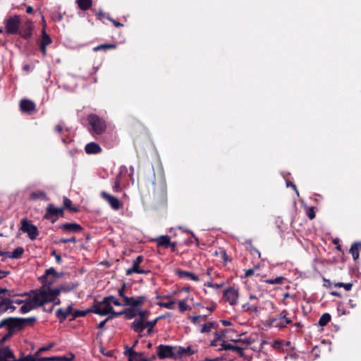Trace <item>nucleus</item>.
Segmentation results:
<instances>
[{"label": "nucleus", "instance_id": "36", "mask_svg": "<svg viewBox=\"0 0 361 361\" xmlns=\"http://www.w3.org/2000/svg\"><path fill=\"white\" fill-rule=\"evenodd\" d=\"M331 317L330 314L324 313L320 317L318 322V324L320 326H324L331 321Z\"/></svg>", "mask_w": 361, "mask_h": 361}, {"label": "nucleus", "instance_id": "10", "mask_svg": "<svg viewBox=\"0 0 361 361\" xmlns=\"http://www.w3.org/2000/svg\"><path fill=\"white\" fill-rule=\"evenodd\" d=\"M101 197L105 200L111 207V208L114 210H118L123 207V204L120 202V200L116 197L115 196L106 192H102Z\"/></svg>", "mask_w": 361, "mask_h": 361}, {"label": "nucleus", "instance_id": "46", "mask_svg": "<svg viewBox=\"0 0 361 361\" xmlns=\"http://www.w3.org/2000/svg\"><path fill=\"white\" fill-rule=\"evenodd\" d=\"M174 305H175V301L174 300H171V301H169V302H158V305L159 306L162 307H165V308L169 309V310L174 309Z\"/></svg>", "mask_w": 361, "mask_h": 361}, {"label": "nucleus", "instance_id": "6", "mask_svg": "<svg viewBox=\"0 0 361 361\" xmlns=\"http://www.w3.org/2000/svg\"><path fill=\"white\" fill-rule=\"evenodd\" d=\"M20 229L27 233L28 238L32 240H35L39 235L37 227L25 218L21 219Z\"/></svg>", "mask_w": 361, "mask_h": 361}, {"label": "nucleus", "instance_id": "60", "mask_svg": "<svg viewBox=\"0 0 361 361\" xmlns=\"http://www.w3.org/2000/svg\"><path fill=\"white\" fill-rule=\"evenodd\" d=\"M107 19L109 20L115 27H123V24L115 20L114 19L110 18V17H107Z\"/></svg>", "mask_w": 361, "mask_h": 361}, {"label": "nucleus", "instance_id": "28", "mask_svg": "<svg viewBox=\"0 0 361 361\" xmlns=\"http://www.w3.org/2000/svg\"><path fill=\"white\" fill-rule=\"evenodd\" d=\"M189 319L195 325L199 326L201 328L202 322H205L207 319V315H197V316H190Z\"/></svg>", "mask_w": 361, "mask_h": 361}, {"label": "nucleus", "instance_id": "14", "mask_svg": "<svg viewBox=\"0 0 361 361\" xmlns=\"http://www.w3.org/2000/svg\"><path fill=\"white\" fill-rule=\"evenodd\" d=\"M59 228L68 233H78L83 230L82 227L77 223H66L59 226Z\"/></svg>", "mask_w": 361, "mask_h": 361}, {"label": "nucleus", "instance_id": "33", "mask_svg": "<svg viewBox=\"0 0 361 361\" xmlns=\"http://www.w3.org/2000/svg\"><path fill=\"white\" fill-rule=\"evenodd\" d=\"M121 173L120 172L114 178V185L112 186L113 191L119 192L121 191Z\"/></svg>", "mask_w": 361, "mask_h": 361}, {"label": "nucleus", "instance_id": "48", "mask_svg": "<svg viewBox=\"0 0 361 361\" xmlns=\"http://www.w3.org/2000/svg\"><path fill=\"white\" fill-rule=\"evenodd\" d=\"M56 316L59 319L61 322H63L68 317L64 310H63L61 308L57 310Z\"/></svg>", "mask_w": 361, "mask_h": 361}, {"label": "nucleus", "instance_id": "43", "mask_svg": "<svg viewBox=\"0 0 361 361\" xmlns=\"http://www.w3.org/2000/svg\"><path fill=\"white\" fill-rule=\"evenodd\" d=\"M92 312L91 309L87 310H75L73 312V319L77 318V317H85L87 315V313Z\"/></svg>", "mask_w": 361, "mask_h": 361}, {"label": "nucleus", "instance_id": "57", "mask_svg": "<svg viewBox=\"0 0 361 361\" xmlns=\"http://www.w3.org/2000/svg\"><path fill=\"white\" fill-rule=\"evenodd\" d=\"M51 255L54 256L56 261L58 264H61L62 262V259L60 255L57 254L56 250H53L51 252Z\"/></svg>", "mask_w": 361, "mask_h": 361}, {"label": "nucleus", "instance_id": "47", "mask_svg": "<svg viewBox=\"0 0 361 361\" xmlns=\"http://www.w3.org/2000/svg\"><path fill=\"white\" fill-rule=\"evenodd\" d=\"M334 286L335 287H337V288H343L345 290L348 291V290H350L352 287H353V283H342V282H338V283H334Z\"/></svg>", "mask_w": 361, "mask_h": 361}, {"label": "nucleus", "instance_id": "49", "mask_svg": "<svg viewBox=\"0 0 361 361\" xmlns=\"http://www.w3.org/2000/svg\"><path fill=\"white\" fill-rule=\"evenodd\" d=\"M149 314H150V312L147 310H142L138 309V315H137V316H139L138 319H142V321H144L145 319H147L149 317Z\"/></svg>", "mask_w": 361, "mask_h": 361}, {"label": "nucleus", "instance_id": "56", "mask_svg": "<svg viewBox=\"0 0 361 361\" xmlns=\"http://www.w3.org/2000/svg\"><path fill=\"white\" fill-rule=\"evenodd\" d=\"M307 215L310 219H313L315 218V212L313 207H310L307 210Z\"/></svg>", "mask_w": 361, "mask_h": 361}, {"label": "nucleus", "instance_id": "11", "mask_svg": "<svg viewBox=\"0 0 361 361\" xmlns=\"http://www.w3.org/2000/svg\"><path fill=\"white\" fill-rule=\"evenodd\" d=\"M223 297L231 305H235L238 302L239 293L235 288L230 287L224 291Z\"/></svg>", "mask_w": 361, "mask_h": 361}, {"label": "nucleus", "instance_id": "37", "mask_svg": "<svg viewBox=\"0 0 361 361\" xmlns=\"http://www.w3.org/2000/svg\"><path fill=\"white\" fill-rule=\"evenodd\" d=\"M116 47V45L115 44H102L100 45H98L97 47H95L93 48V50L94 51H98L101 50H107V49H113Z\"/></svg>", "mask_w": 361, "mask_h": 361}, {"label": "nucleus", "instance_id": "4", "mask_svg": "<svg viewBox=\"0 0 361 361\" xmlns=\"http://www.w3.org/2000/svg\"><path fill=\"white\" fill-rule=\"evenodd\" d=\"M177 345H159L157 348V354L159 359H174L178 358V350Z\"/></svg>", "mask_w": 361, "mask_h": 361}, {"label": "nucleus", "instance_id": "27", "mask_svg": "<svg viewBox=\"0 0 361 361\" xmlns=\"http://www.w3.org/2000/svg\"><path fill=\"white\" fill-rule=\"evenodd\" d=\"M78 7L82 11H87L92 6V0H76Z\"/></svg>", "mask_w": 361, "mask_h": 361}, {"label": "nucleus", "instance_id": "38", "mask_svg": "<svg viewBox=\"0 0 361 361\" xmlns=\"http://www.w3.org/2000/svg\"><path fill=\"white\" fill-rule=\"evenodd\" d=\"M37 360H38V355H37V354H36V353L34 355H22L18 359L16 358V361H37Z\"/></svg>", "mask_w": 361, "mask_h": 361}, {"label": "nucleus", "instance_id": "45", "mask_svg": "<svg viewBox=\"0 0 361 361\" xmlns=\"http://www.w3.org/2000/svg\"><path fill=\"white\" fill-rule=\"evenodd\" d=\"M219 253L221 258L223 259L224 262L226 264L228 262H231V259L228 257L226 253V251L223 248L219 249Z\"/></svg>", "mask_w": 361, "mask_h": 361}, {"label": "nucleus", "instance_id": "39", "mask_svg": "<svg viewBox=\"0 0 361 361\" xmlns=\"http://www.w3.org/2000/svg\"><path fill=\"white\" fill-rule=\"evenodd\" d=\"M349 252L352 255L354 260L357 259L359 258L358 243H355L352 244Z\"/></svg>", "mask_w": 361, "mask_h": 361}, {"label": "nucleus", "instance_id": "42", "mask_svg": "<svg viewBox=\"0 0 361 361\" xmlns=\"http://www.w3.org/2000/svg\"><path fill=\"white\" fill-rule=\"evenodd\" d=\"M50 274H52L54 276L56 275V272L54 268H50L49 269H47L45 274L43 276H42V283H44V285L48 286L49 288H50V285H51V282H48L47 284L45 283L44 280L47 279V276Z\"/></svg>", "mask_w": 361, "mask_h": 361}, {"label": "nucleus", "instance_id": "32", "mask_svg": "<svg viewBox=\"0 0 361 361\" xmlns=\"http://www.w3.org/2000/svg\"><path fill=\"white\" fill-rule=\"evenodd\" d=\"M14 321L13 317H8L6 319H4L0 322V328H2L4 326L6 327L7 329H15Z\"/></svg>", "mask_w": 361, "mask_h": 361}, {"label": "nucleus", "instance_id": "59", "mask_svg": "<svg viewBox=\"0 0 361 361\" xmlns=\"http://www.w3.org/2000/svg\"><path fill=\"white\" fill-rule=\"evenodd\" d=\"M52 358H53V361H68V360H69V359L65 356H54V357H52Z\"/></svg>", "mask_w": 361, "mask_h": 361}, {"label": "nucleus", "instance_id": "31", "mask_svg": "<svg viewBox=\"0 0 361 361\" xmlns=\"http://www.w3.org/2000/svg\"><path fill=\"white\" fill-rule=\"evenodd\" d=\"M63 209H67L73 212H78L79 208L77 206L72 205V201L66 197H63Z\"/></svg>", "mask_w": 361, "mask_h": 361}, {"label": "nucleus", "instance_id": "17", "mask_svg": "<svg viewBox=\"0 0 361 361\" xmlns=\"http://www.w3.org/2000/svg\"><path fill=\"white\" fill-rule=\"evenodd\" d=\"M52 42L51 38L49 35L46 32L45 29L42 30V39L39 41V49L42 51L43 56L47 55V47L51 44Z\"/></svg>", "mask_w": 361, "mask_h": 361}, {"label": "nucleus", "instance_id": "35", "mask_svg": "<svg viewBox=\"0 0 361 361\" xmlns=\"http://www.w3.org/2000/svg\"><path fill=\"white\" fill-rule=\"evenodd\" d=\"M160 319H161V317H157L154 320H151V321H148V322H145V329L146 328L147 329V334L148 335H150L152 333L154 326L157 324L158 321H159Z\"/></svg>", "mask_w": 361, "mask_h": 361}, {"label": "nucleus", "instance_id": "16", "mask_svg": "<svg viewBox=\"0 0 361 361\" xmlns=\"http://www.w3.org/2000/svg\"><path fill=\"white\" fill-rule=\"evenodd\" d=\"M147 298L145 295H140L137 298L129 297L125 298V305L132 306L133 307L137 308V307L142 305L147 301Z\"/></svg>", "mask_w": 361, "mask_h": 361}, {"label": "nucleus", "instance_id": "30", "mask_svg": "<svg viewBox=\"0 0 361 361\" xmlns=\"http://www.w3.org/2000/svg\"><path fill=\"white\" fill-rule=\"evenodd\" d=\"M216 324L214 322H205L201 326L200 331L202 334L209 333L212 331V329L216 328Z\"/></svg>", "mask_w": 361, "mask_h": 361}, {"label": "nucleus", "instance_id": "40", "mask_svg": "<svg viewBox=\"0 0 361 361\" xmlns=\"http://www.w3.org/2000/svg\"><path fill=\"white\" fill-rule=\"evenodd\" d=\"M243 307L245 309V311H252L255 314H257L259 312V307L257 305H249L248 303H246L243 305Z\"/></svg>", "mask_w": 361, "mask_h": 361}, {"label": "nucleus", "instance_id": "26", "mask_svg": "<svg viewBox=\"0 0 361 361\" xmlns=\"http://www.w3.org/2000/svg\"><path fill=\"white\" fill-rule=\"evenodd\" d=\"M145 322L142 319H135L131 324L132 329L137 333H142L145 329Z\"/></svg>", "mask_w": 361, "mask_h": 361}, {"label": "nucleus", "instance_id": "61", "mask_svg": "<svg viewBox=\"0 0 361 361\" xmlns=\"http://www.w3.org/2000/svg\"><path fill=\"white\" fill-rule=\"evenodd\" d=\"M254 272H255V269H253V268L245 270V277L247 278V277L252 276L254 274Z\"/></svg>", "mask_w": 361, "mask_h": 361}, {"label": "nucleus", "instance_id": "19", "mask_svg": "<svg viewBox=\"0 0 361 361\" xmlns=\"http://www.w3.org/2000/svg\"><path fill=\"white\" fill-rule=\"evenodd\" d=\"M221 348L219 349V351L221 350H232L233 352L237 353L240 355H243V350L244 348L243 347H240L231 343H228L225 341H223V343L221 344Z\"/></svg>", "mask_w": 361, "mask_h": 361}, {"label": "nucleus", "instance_id": "52", "mask_svg": "<svg viewBox=\"0 0 361 361\" xmlns=\"http://www.w3.org/2000/svg\"><path fill=\"white\" fill-rule=\"evenodd\" d=\"M204 286H207V287H210V288L218 289V288H221L224 286V283H215V284H214L212 282L208 281V282L204 283Z\"/></svg>", "mask_w": 361, "mask_h": 361}, {"label": "nucleus", "instance_id": "64", "mask_svg": "<svg viewBox=\"0 0 361 361\" xmlns=\"http://www.w3.org/2000/svg\"><path fill=\"white\" fill-rule=\"evenodd\" d=\"M37 361H53V358H52V357H40L38 355V360H37Z\"/></svg>", "mask_w": 361, "mask_h": 361}, {"label": "nucleus", "instance_id": "25", "mask_svg": "<svg viewBox=\"0 0 361 361\" xmlns=\"http://www.w3.org/2000/svg\"><path fill=\"white\" fill-rule=\"evenodd\" d=\"M177 350H178V358H180L184 355H193L197 352V350H193L191 346H188L186 348L178 346L177 345Z\"/></svg>", "mask_w": 361, "mask_h": 361}, {"label": "nucleus", "instance_id": "9", "mask_svg": "<svg viewBox=\"0 0 361 361\" xmlns=\"http://www.w3.org/2000/svg\"><path fill=\"white\" fill-rule=\"evenodd\" d=\"M112 311V306L109 305L107 298H104L101 302L94 304L92 308L91 312L97 314L100 316H106Z\"/></svg>", "mask_w": 361, "mask_h": 361}, {"label": "nucleus", "instance_id": "23", "mask_svg": "<svg viewBox=\"0 0 361 361\" xmlns=\"http://www.w3.org/2000/svg\"><path fill=\"white\" fill-rule=\"evenodd\" d=\"M159 247L167 248L170 247L171 239L169 235H161L154 240Z\"/></svg>", "mask_w": 361, "mask_h": 361}, {"label": "nucleus", "instance_id": "8", "mask_svg": "<svg viewBox=\"0 0 361 361\" xmlns=\"http://www.w3.org/2000/svg\"><path fill=\"white\" fill-rule=\"evenodd\" d=\"M5 29L7 34L16 35L18 34L19 27L20 25V18L18 16H11L5 20Z\"/></svg>", "mask_w": 361, "mask_h": 361}, {"label": "nucleus", "instance_id": "21", "mask_svg": "<svg viewBox=\"0 0 361 361\" xmlns=\"http://www.w3.org/2000/svg\"><path fill=\"white\" fill-rule=\"evenodd\" d=\"M85 150L88 154H95L100 153L102 152V148L97 143L92 142L86 145Z\"/></svg>", "mask_w": 361, "mask_h": 361}, {"label": "nucleus", "instance_id": "3", "mask_svg": "<svg viewBox=\"0 0 361 361\" xmlns=\"http://www.w3.org/2000/svg\"><path fill=\"white\" fill-rule=\"evenodd\" d=\"M293 322L291 314L287 310H283L278 315L269 319V325L278 329H282Z\"/></svg>", "mask_w": 361, "mask_h": 361}, {"label": "nucleus", "instance_id": "55", "mask_svg": "<svg viewBox=\"0 0 361 361\" xmlns=\"http://www.w3.org/2000/svg\"><path fill=\"white\" fill-rule=\"evenodd\" d=\"M125 288H126V284L123 283L122 287L120 288L118 291V295L121 296V298H123L124 301H125V298H128L127 296H126L124 295Z\"/></svg>", "mask_w": 361, "mask_h": 361}, {"label": "nucleus", "instance_id": "5", "mask_svg": "<svg viewBox=\"0 0 361 361\" xmlns=\"http://www.w3.org/2000/svg\"><path fill=\"white\" fill-rule=\"evenodd\" d=\"M87 121L94 133L100 135L105 131L106 128V123L99 116L94 114H90L87 117Z\"/></svg>", "mask_w": 361, "mask_h": 361}, {"label": "nucleus", "instance_id": "41", "mask_svg": "<svg viewBox=\"0 0 361 361\" xmlns=\"http://www.w3.org/2000/svg\"><path fill=\"white\" fill-rule=\"evenodd\" d=\"M284 281L285 278L283 276H278L275 279H266L264 282L269 284H282Z\"/></svg>", "mask_w": 361, "mask_h": 361}, {"label": "nucleus", "instance_id": "63", "mask_svg": "<svg viewBox=\"0 0 361 361\" xmlns=\"http://www.w3.org/2000/svg\"><path fill=\"white\" fill-rule=\"evenodd\" d=\"M65 313L66 314L67 316H68L69 314H71L73 312V307L71 305H68L67 307V308L64 310Z\"/></svg>", "mask_w": 361, "mask_h": 361}, {"label": "nucleus", "instance_id": "50", "mask_svg": "<svg viewBox=\"0 0 361 361\" xmlns=\"http://www.w3.org/2000/svg\"><path fill=\"white\" fill-rule=\"evenodd\" d=\"M16 329H8V332L0 339V343H4L8 338L12 336Z\"/></svg>", "mask_w": 361, "mask_h": 361}, {"label": "nucleus", "instance_id": "24", "mask_svg": "<svg viewBox=\"0 0 361 361\" xmlns=\"http://www.w3.org/2000/svg\"><path fill=\"white\" fill-rule=\"evenodd\" d=\"M30 200L36 201L38 200H48L47 195L45 192L42 190L33 191L30 194Z\"/></svg>", "mask_w": 361, "mask_h": 361}, {"label": "nucleus", "instance_id": "18", "mask_svg": "<svg viewBox=\"0 0 361 361\" xmlns=\"http://www.w3.org/2000/svg\"><path fill=\"white\" fill-rule=\"evenodd\" d=\"M0 361H16V358L8 347H0Z\"/></svg>", "mask_w": 361, "mask_h": 361}, {"label": "nucleus", "instance_id": "20", "mask_svg": "<svg viewBox=\"0 0 361 361\" xmlns=\"http://www.w3.org/2000/svg\"><path fill=\"white\" fill-rule=\"evenodd\" d=\"M32 25L30 20H27L21 27L19 28L18 34L23 38L27 39L32 35Z\"/></svg>", "mask_w": 361, "mask_h": 361}, {"label": "nucleus", "instance_id": "15", "mask_svg": "<svg viewBox=\"0 0 361 361\" xmlns=\"http://www.w3.org/2000/svg\"><path fill=\"white\" fill-rule=\"evenodd\" d=\"M15 329H22L26 326L32 325L37 321L35 317H31L28 318H18L13 317Z\"/></svg>", "mask_w": 361, "mask_h": 361}, {"label": "nucleus", "instance_id": "29", "mask_svg": "<svg viewBox=\"0 0 361 361\" xmlns=\"http://www.w3.org/2000/svg\"><path fill=\"white\" fill-rule=\"evenodd\" d=\"M24 253L23 247H18L12 252H8V257L12 259H20Z\"/></svg>", "mask_w": 361, "mask_h": 361}, {"label": "nucleus", "instance_id": "7", "mask_svg": "<svg viewBox=\"0 0 361 361\" xmlns=\"http://www.w3.org/2000/svg\"><path fill=\"white\" fill-rule=\"evenodd\" d=\"M64 215L63 208H56L53 204H49L46 208V213L44 218L50 221L51 224L55 223L60 216Z\"/></svg>", "mask_w": 361, "mask_h": 361}, {"label": "nucleus", "instance_id": "22", "mask_svg": "<svg viewBox=\"0 0 361 361\" xmlns=\"http://www.w3.org/2000/svg\"><path fill=\"white\" fill-rule=\"evenodd\" d=\"M176 274L178 277L181 279L186 278L194 281H198L200 280L199 277L197 275L190 271L177 269L176 271Z\"/></svg>", "mask_w": 361, "mask_h": 361}, {"label": "nucleus", "instance_id": "12", "mask_svg": "<svg viewBox=\"0 0 361 361\" xmlns=\"http://www.w3.org/2000/svg\"><path fill=\"white\" fill-rule=\"evenodd\" d=\"M19 107L22 112L31 115L37 111L36 104L28 99H23L20 101Z\"/></svg>", "mask_w": 361, "mask_h": 361}, {"label": "nucleus", "instance_id": "54", "mask_svg": "<svg viewBox=\"0 0 361 361\" xmlns=\"http://www.w3.org/2000/svg\"><path fill=\"white\" fill-rule=\"evenodd\" d=\"M250 252L252 255H257L258 256V257L260 258V257H261L260 252L256 247H255L252 245H250Z\"/></svg>", "mask_w": 361, "mask_h": 361}, {"label": "nucleus", "instance_id": "13", "mask_svg": "<svg viewBox=\"0 0 361 361\" xmlns=\"http://www.w3.org/2000/svg\"><path fill=\"white\" fill-rule=\"evenodd\" d=\"M143 261V257L139 255L136 257V259L133 261V266L131 268L128 269L126 271V275L130 276L133 273L137 274H147L149 272V271H145L142 269L140 268V263Z\"/></svg>", "mask_w": 361, "mask_h": 361}, {"label": "nucleus", "instance_id": "2", "mask_svg": "<svg viewBox=\"0 0 361 361\" xmlns=\"http://www.w3.org/2000/svg\"><path fill=\"white\" fill-rule=\"evenodd\" d=\"M13 295V289H7L6 288H0V314L7 311L13 312L16 307L11 306V298Z\"/></svg>", "mask_w": 361, "mask_h": 361}, {"label": "nucleus", "instance_id": "58", "mask_svg": "<svg viewBox=\"0 0 361 361\" xmlns=\"http://www.w3.org/2000/svg\"><path fill=\"white\" fill-rule=\"evenodd\" d=\"M110 314V316L108 317L109 319H111V318H114V317H116L118 316H120V315H122L123 314V311L122 312H116L115 311H114V310L112 309V311L111 312H109Z\"/></svg>", "mask_w": 361, "mask_h": 361}, {"label": "nucleus", "instance_id": "44", "mask_svg": "<svg viewBox=\"0 0 361 361\" xmlns=\"http://www.w3.org/2000/svg\"><path fill=\"white\" fill-rule=\"evenodd\" d=\"M179 311L184 312L186 310H190L191 307L186 303V300H179L178 302Z\"/></svg>", "mask_w": 361, "mask_h": 361}, {"label": "nucleus", "instance_id": "62", "mask_svg": "<svg viewBox=\"0 0 361 361\" xmlns=\"http://www.w3.org/2000/svg\"><path fill=\"white\" fill-rule=\"evenodd\" d=\"M51 348V345L49 346V347H42V348H40L38 349V350L36 352V354H37V355H39V354L44 351H46V350H49L50 348Z\"/></svg>", "mask_w": 361, "mask_h": 361}, {"label": "nucleus", "instance_id": "53", "mask_svg": "<svg viewBox=\"0 0 361 361\" xmlns=\"http://www.w3.org/2000/svg\"><path fill=\"white\" fill-rule=\"evenodd\" d=\"M77 240L75 237L69 238H61L59 241L60 243H76Z\"/></svg>", "mask_w": 361, "mask_h": 361}, {"label": "nucleus", "instance_id": "51", "mask_svg": "<svg viewBox=\"0 0 361 361\" xmlns=\"http://www.w3.org/2000/svg\"><path fill=\"white\" fill-rule=\"evenodd\" d=\"M105 298H107V301L109 302V305L113 303L116 306L122 305V304L118 301V300L116 299L114 296L111 295L109 297H105Z\"/></svg>", "mask_w": 361, "mask_h": 361}, {"label": "nucleus", "instance_id": "34", "mask_svg": "<svg viewBox=\"0 0 361 361\" xmlns=\"http://www.w3.org/2000/svg\"><path fill=\"white\" fill-rule=\"evenodd\" d=\"M123 314L128 319H131L138 315V308L130 307L126 310L123 311Z\"/></svg>", "mask_w": 361, "mask_h": 361}, {"label": "nucleus", "instance_id": "1", "mask_svg": "<svg viewBox=\"0 0 361 361\" xmlns=\"http://www.w3.org/2000/svg\"><path fill=\"white\" fill-rule=\"evenodd\" d=\"M65 290L63 286L57 288H51L48 286L43 285L40 288L32 290L30 293H16L13 290V295L11 298V305H23L19 311L21 314H25L39 307H43L49 302L54 301L59 295L61 291Z\"/></svg>", "mask_w": 361, "mask_h": 361}]
</instances>
